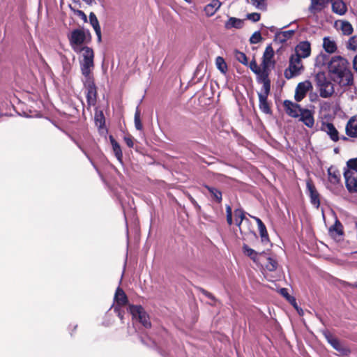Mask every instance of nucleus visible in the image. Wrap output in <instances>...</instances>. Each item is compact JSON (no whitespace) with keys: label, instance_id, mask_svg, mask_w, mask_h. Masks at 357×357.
I'll use <instances>...</instances> for the list:
<instances>
[{"label":"nucleus","instance_id":"0eeeda50","mask_svg":"<svg viewBox=\"0 0 357 357\" xmlns=\"http://www.w3.org/2000/svg\"><path fill=\"white\" fill-rule=\"evenodd\" d=\"M301 58L298 55L291 54L289 58V64L284 71V77L289 79L301 74L303 70Z\"/></svg>","mask_w":357,"mask_h":357},{"label":"nucleus","instance_id":"09e8293b","mask_svg":"<svg viewBox=\"0 0 357 357\" xmlns=\"http://www.w3.org/2000/svg\"><path fill=\"white\" fill-rule=\"evenodd\" d=\"M247 18L254 22H257L260 20V14L258 13H252L247 15Z\"/></svg>","mask_w":357,"mask_h":357},{"label":"nucleus","instance_id":"6e6d98bb","mask_svg":"<svg viewBox=\"0 0 357 357\" xmlns=\"http://www.w3.org/2000/svg\"><path fill=\"white\" fill-rule=\"evenodd\" d=\"M252 218L256 220L258 227H260L261 226L264 225L263 222L259 218H257V217H252Z\"/></svg>","mask_w":357,"mask_h":357},{"label":"nucleus","instance_id":"f257e3e1","mask_svg":"<svg viewBox=\"0 0 357 357\" xmlns=\"http://www.w3.org/2000/svg\"><path fill=\"white\" fill-rule=\"evenodd\" d=\"M328 68L331 79L340 86H351L353 84V74L346 59L340 56H333L328 63Z\"/></svg>","mask_w":357,"mask_h":357},{"label":"nucleus","instance_id":"cd10ccee","mask_svg":"<svg viewBox=\"0 0 357 357\" xmlns=\"http://www.w3.org/2000/svg\"><path fill=\"white\" fill-rule=\"evenodd\" d=\"M328 180L333 184L338 183L340 181V173L335 167H331L328 169Z\"/></svg>","mask_w":357,"mask_h":357},{"label":"nucleus","instance_id":"2eb2a0df","mask_svg":"<svg viewBox=\"0 0 357 357\" xmlns=\"http://www.w3.org/2000/svg\"><path fill=\"white\" fill-rule=\"evenodd\" d=\"M321 130L326 132L333 142H337L340 139L339 132L334 125L331 123H324L322 124Z\"/></svg>","mask_w":357,"mask_h":357},{"label":"nucleus","instance_id":"f704fd0d","mask_svg":"<svg viewBox=\"0 0 357 357\" xmlns=\"http://www.w3.org/2000/svg\"><path fill=\"white\" fill-rule=\"evenodd\" d=\"M266 260H267V263L266 264V268L268 271H274L277 269V267H278V262L277 261L272 258V257H267L266 258Z\"/></svg>","mask_w":357,"mask_h":357},{"label":"nucleus","instance_id":"0e129e2a","mask_svg":"<svg viewBox=\"0 0 357 357\" xmlns=\"http://www.w3.org/2000/svg\"><path fill=\"white\" fill-rule=\"evenodd\" d=\"M343 139L346 140V139H347V138L346 137H344Z\"/></svg>","mask_w":357,"mask_h":357},{"label":"nucleus","instance_id":"bf43d9fd","mask_svg":"<svg viewBox=\"0 0 357 357\" xmlns=\"http://www.w3.org/2000/svg\"><path fill=\"white\" fill-rule=\"evenodd\" d=\"M88 5H91L95 2V0H83Z\"/></svg>","mask_w":357,"mask_h":357},{"label":"nucleus","instance_id":"7c9ffc66","mask_svg":"<svg viewBox=\"0 0 357 357\" xmlns=\"http://www.w3.org/2000/svg\"><path fill=\"white\" fill-rule=\"evenodd\" d=\"M268 96L259 95V108L265 114H270L271 109L267 101Z\"/></svg>","mask_w":357,"mask_h":357},{"label":"nucleus","instance_id":"b1692460","mask_svg":"<svg viewBox=\"0 0 357 357\" xmlns=\"http://www.w3.org/2000/svg\"><path fill=\"white\" fill-rule=\"evenodd\" d=\"M109 140H110L111 144L112 146V149H113L114 155L116 156V159L121 163H122L123 153H122V151H121L119 144L114 139V138L112 135L109 136Z\"/></svg>","mask_w":357,"mask_h":357},{"label":"nucleus","instance_id":"a211bd4d","mask_svg":"<svg viewBox=\"0 0 357 357\" xmlns=\"http://www.w3.org/2000/svg\"><path fill=\"white\" fill-rule=\"evenodd\" d=\"M234 214L235 217V223L239 228L240 232L243 234L245 231L243 230L241 227L243 221H245V223H249L250 221L248 218H245V213L242 208L235 209Z\"/></svg>","mask_w":357,"mask_h":357},{"label":"nucleus","instance_id":"5701e85b","mask_svg":"<svg viewBox=\"0 0 357 357\" xmlns=\"http://www.w3.org/2000/svg\"><path fill=\"white\" fill-rule=\"evenodd\" d=\"M89 22L96 32V34L98 37V40L100 42L101 40V29L98 20L93 12L89 14Z\"/></svg>","mask_w":357,"mask_h":357},{"label":"nucleus","instance_id":"4d7b16f0","mask_svg":"<svg viewBox=\"0 0 357 357\" xmlns=\"http://www.w3.org/2000/svg\"><path fill=\"white\" fill-rule=\"evenodd\" d=\"M353 67L354 70L357 71V55L354 58Z\"/></svg>","mask_w":357,"mask_h":357},{"label":"nucleus","instance_id":"c85d7f7f","mask_svg":"<svg viewBox=\"0 0 357 357\" xmlns=\"http://www.w3.org/2000/svg\"><path fill=\"white\" fill-rule=\"evenodd\" d=\"M354 172L357 173V158L350 159L347 162V169L344 172V176H348Z\"/></svg>","mask_w":357,"mask_h":357},{"label":"nucleus","instance_id":"ddd939ff","mask_svg":"<svg viewBox=\"0 0 357 357\" xmlns=\"http://www.w3.org/2000/svg\"><path fill=\"white\" fill-rule=\"evenodd\" d=\"M307 190L310 198L311 204L318 208L320 206L319 194L317 192L315 186L310 181L306 183Z\"/></svg>","mask_w":357,"mask_h":357},{"label":"nucleus","instance_id":"4468645a","mask_svg":"<svg viewBox=\"0 0 357 357\" xmlns=\"http://www.w3.org/2000/svg\"><path fill=\"white\" fill-rule=\"evenodd\" d=\"M274 56V50L271 45L266 47L262 57V66L264 68H268L271 66L275 65L273 60Z\"/></svg>","mask_w":357,"mask_h":357},{"label":"nucleus","instance_id":"c03bdc74","mask_svg":"<svg viewBox=\"0 0 357 357\" xmlns=\"http://www.w3.org/2000/svg\"><path fill=\"white\" fill-rule=\"evenodd\" d=\"M70 8L71 10L73 11L75 15H76L77 16L80 17L84 22H87V17H86V14L82 10H76L70 6Z\"/></svg>","mask_w":357,"mask_h":357},{"label":"nucleus","instance_id":"4be33fe9","mask_svg":"<svg viewBox=\"0 0 357 357\" xmlns=\"http://www.w3.org/2000/svg\"><path fill=\"white\" fill-rule=\"evenodd\" d=\"M294 33V30L276 32L275 35V40L280 43H285L287 40L290 39Z\"/></svg>","mask_w":357,"mask_h":357},{"label":"nucleus","instance_id":"c756f323","mask_svg":"<svg viewBox=\"0 0 357 357\" xmlns=\"http://www.w3.org/2000/svg\"><path fill=\"white\" fill-rule=\"evenodd\" d=\"M323 47L326 52L333 53L337 50V46L334 40H331L328 37L324 38Z\"/></svg>","mask_w":357,"mask_h":357},{"label":"nucleus","instance_id":"412c9836","mask_svg":"<svg viewBox=\"0 0 357 357\" xmlns=\"http://www.w3.org/2000/svg\"><path fill=\"white\" fill-rule=\"evenodd\" d=\"M332 10L333 13L342 15L347 10L346 3L342 0H331Z\"/></svg>","mask_w":357,"mask_h":357},{"label":"nucleus","instance_id":"79ce46f5","mask_svg":"<svg viewBox=\"0 0 357 357\" xmlns=\"http://www.w3.org/2000/svg\"><path fill=\"white\" fill-rule=\"evenodd\" d=\"M271 85H270V81H264L263 82V87L261 93H258L259 95H265V96H268V93L270 92Z\"/></svg>","mask_w":357,"mask_h":357},{"label":"nucleus","instance_id":"f8f14e48","mask_svg":"<svg viewBox=\"0 0 357 357\" xmlns=\"http://www.w3.org/2000/svg\"><path fill=\"white\" fill-rule=\"evenodd\" d=\"M331 0H311L308 10L312 15L321 12L327 7Z\"/></svg>","mask_w":357,"mask_h":357},{"label":"nucleus","instance_id":"680f3d73","mask_svg":"<svg viewBox=\"0 0 357 357\" xmlns=\"http://www.w3.org/2000/svg\"><path fill=\"white\" fill-rule=\"evenodd\" d=\"M100 117H101L102 119H103V115H102V113L100 114Z\"/></svg>","mask_w":357,"mask_h":357},{"label":"nucleus","instance_id":"9b49d317","mask_svg":"<svg viewBox=\"0 0 357 357\" xmlns=\"http://www.w3.org/2000/svg\"><path fill=\"white\" fill-rule=\"evenodd\" d=\"M311 53V45L310 42L301 41L295 47L294 55L299 56L301 59L307 58Z\"/></svg>","mask_w":357,"mask_h":357},{"label":"nucleus","instance_id":"f3484780","mask_svg":"<svg viewBox=\"0 0 357 357\" xmlns=\"http://www.w3.org/2000/svg\"><path fill=\"white\" fill-rule=\"evenodd\" d=\"M346 134L352 138H357V116H352L347 123Z\"/></svg>","mask_w":357,"mask_h":357},{"label":"nucleus","instance_id":"6ab92c4d","mask_svg":"<svg viewBox=\"0 0 357 357\" xmlns=\"http://www.w3.org/2000/svg\"><path fill=\"white\" fill-rule=\"evenodd\" d=\"M114 299V302L116 303V306L119 307L125 306L128 301L126 294L120 287L116 289Z\"/></svg>","mask_w":357,"mask_h":357},{"label":"nucleus","instance_id":"e2e57ef3","mask_svg":"<svg viewBox=\"0 0 357 357\" xmlns=\"http://www.w3.org/2000/svg\"><path fill=\"white\" fill-rule=\"evenodd\" d=\"M334 151H335V153H337V149H335Z\"/></svg>","mask_w":357,"mask_h":357},{"label":"nucleus","instance_id":"8fccbe9b","mask_svg":"<svg viewBox=\"0 0 357 357\" xmlns=\"http://www.w3.org/2000/svg\"><path fill=\"white\" fill-rule=\"evenodd\" d=\"M114 309L118 317L122 320L123 318V311L121 310V307L115 306Z\"/></svg>","mask_w":357,"mask_h":357},{"label":"nucleus","instance_id":"9d476101","mask_svg":"<svg viewBox=\"0 0 357 357\" xmlns=\"http://www.w3.org/2000/svg\"><path fill=\"white\" fill-rule=\"evenodd\" d=\"M312 88V84L310 81L306 80L300 82L295 91L294 98L297 102L301 101L306 96L307 93Z\"/></svg>","mask_w":357,"mask_h":357},{"label":"nucleus","instance_id":"aec40b11","mask_svg":"<svg viewBox=\"0 0 357 357\" xmlns=\"http://www.w3.org/2000/svg\"><path fill=\"white\" fill-rule=\"evenodd\" d=\"M222 3L219 0H212L204 8L206 16H213L220 8Z\"/></svg>","mask_w":357,"mask_h":357},{"label":"nucleus","instance_id":"58836bf2","mask_svg":"<svg viewBox=\"0 0 357 357\" xmlns=\"http://www.w3.org/2000/svg\"><path fill=\"white\" fill-rule=\"evenodd\" d=\"M268 68H264L262 66V69L259 71V73L257 74L259 80L261 82H264V81H269V79H268Z\"/></svg>","mask_w":357,"mask_h":357},{"label":"nucleus","instance_id":"603ef678","mask_svg":"<svg viewBox=\"0 0 357 357\" xmlns=\"http://www.w3.org/2000/svg\"><path fill=\"white\" fill-rule=\"evenodd\" d=\"M280 292H281L282 295H283L284 297H286L289 301H290L291 298H292L294 301V299L293 298H291L289 296L287 289H285V288L281 289Z\"/></svg>","mask_w":357,"mask_h":357},{"label":"nucleus","instance_id":"dca6fc26","mask_svg":"<svg viewBox=\"0 0 357 357\" xmlns=\"http://www.w3.org/2000/svg\"><path fill=\"white\" fill-rule=\"evenodd\" d=\"M345 179V185L350 193L357 192V173L344 176Z\"/></svg>","mask_w":357,"mask_h":357},{"label":"nucleus","instance_id":"13d9d810","mask_svg":"<svg viewBox=\"0 0 357 357\" xmlns=\"http://www.w3.org/2000/svg\"><path fill=\"white\" fill-rule=\"evenodd\" d=\"M346 285H347L349 287H351L357 288V282L356 283H354V284L347 282Z\"/></svg>","mask_w":357,"mask_h":357},{"label":"nucleus","instance_id":"052dcab7","mask_svg":"<svg viewBox=\"0 0 357 357\" xmlns=\"http://www.w3.org/2000/svg\"><path fill=\"white\" fill-rule=\"evenodd\" d=\"M269 29L271 32H275V33L278 32L277 31V28L274 26H271Z\"/></svg>","mask_w":357,"mask_h":357},{"label":"nucleus","instance_id":"39448f33","mask_svg":"<svg viewBox=\"0 0 357 357\" xmlns=\"http://www.w3.org/2000/svg\"><path fill=\"white\" fill-rule=\"evenodd\" d=\"M68 39L72 49L76 53H79V52L82 51V48L86 47L84 44L86 40V33L82 29H77L73 30L68 36Z\"/></svg>","mask_w":357,"mask_h":357},{"label":"nucleus","instance_id":"a18cd8bd","mask_svg":"<svg viewBox=\"0 0 357 357\" xmlns=\"http://www.w3.org/2000/svg\"><path fill=\"white\" fill-rule=\"evenodd\" d=\"M226 215H227V222L229 225H231L233 224L232 219V209L231 207L229 205L226 206Z\"/></svg>","mask_w":357,"mask_h":357},{"label":"nucleus","instance_id":"1a4fd4ad","mask_svg":"<svg viewBox=\"0 0 357 357\" xmlns=\"http://www.w3.org/2000/svg\"><path fill=\"white\" fill-rule=\"evenodd\" d=\"M324 337L328 342L333 347L334 349L340 353L341 356H347L350 354L348 347L343 345L337 338H335L330 332L325 331Z\"/></svg>","mask_w":357,"mask_h":357},{"label":"nucleus","instance_id":"473e14b6","mask_svg":"<svg viewBox=\"0 0 357 357\" xmlns=\"http://www.w3.org/2000/svg\"><path fill=\"white\" fill-rule=\"evenodd\" d=\"M215 65L217 68L222 73H226L227 66L225 59L221 56H218L215 59Z\"/></svg>","mask_w":357,"mask_h":357},{"label":"nucleus","instance_id":"7ed1b4c3","mask_svg":"<svg viewBox=\"0 0 357 357\" xmlns=\"http://www.w3.org/2000/svg\"><path fill=\"white\" fill-rule=\"evenodd\" d=\"M79 65L82 75L83 76L93 75L94 69V52L93 50L89 47L82 48V51L79 52Z\"/></svg>","mask_w":357,"mask_h":357},{"label":"nucleus","instance_id":"423d86ee","mask_svg":"<svg viewBox=\"0 0 357 357\" xmlns=\"http://www.w3.org/2000/svg\"><path fill=\"white\" fill-rule=\"evenodd\" d=\"M86 90V100L89 106H94L97 100V88L94 82L93 75L83 76L82 79Z\"/></svg>","mask_w":357,"mask_h":357},{"label":"nucleus","instance_id":"20e7f679","mask_svg":"<svg viewBox=\"0 0 357 357\" xmlns=\"http://www.w3.org/2000/svg\"><path fill=\"white\" fill-rule=\"evenodd\" d=\"M315 81L321 97L327 98L333 95V85L327 79L324 73H318L315 76Z\"/></svg>","mask_w":357,"mask_h":357},{"label":"nucleus","instance_id":"e433bc0d","mask_svg":"<svg viewBox=\"0 0 357 357\" xmlns=\"http://www.w3.org/2000/svg\"><path fill=\"white\" fill-rule=\"evenodd\" d=\"M328 59V55L326 54H320L316 58V64L317 66H324Z\"/></svg>","mask_w":357,"mask_h":357},{"label":"nucleus","instance_id":"f03ea898","mask_svg":"<svg viewBox=\"0 0 357 357\" xmlns=\"http://www.w3.org/2000/svg\"><path fill=\"white\" fill-rule=\"evenodd\" d=\"M284 107L286 113L292 118H299L307 128H312L314 125L313 112L305 108H302L298 104L291 100L284 101Z\"/></svg>","mask_w":357,"mask_h":357},{"label":"nucleus","instance_id":"5fc2aeb1","mask_svg":"<svg viewBox=\"0 0 357 357\" xmlns=\"http://www.w3.org/2000/svg\"><path fill=\"white\" fill-rule=\"evenodd\" d=\"M189 199L190 200L191 203L195 206V207H196L197 208H200L199 205L197 204V202L195 201V199L190 195H189Z\"/></svg>","mask_w":357,"mask_h":357},{"label":"nucleus","instance_id":"49530a36","mask_svg":"<svg viewBox=\"0 0 357 357\" xmlns=\"http://www.w3.org/2000/svg\"><path fill=\"white\" fill-rule=\"evenodd\" d=\"M252 4L259 9H264L266 7L265 0H250Z\"/></svg>","mask_w":357,"mask_h":357},{"label":"nucleus","instance_id":"72a5a7b5","mask_svg":"<svg viewBox=\"0 0 357 357\" xmlns=\"http://www.w3.org/2000/svg\"><path fill=\"white\" fill-rule=\"evenodd\" d=\"M340 29L344 35L349 36V35L351 34L353 32V27H352L351 24L347 21H342L341 22Z\"/></svg>","mask_w":357,"mask_h":357},{"label":"nucleus","instance_id":"ea45409f","mask_svg":"<svg viewBox=\"0 0 357 357\" xmlns=\"http://www.w3.org/2000/svg\"><path fill=\"white\" fill-rule=\"evenodd\" d=\"M347 47L351 50H356L357 48V36H354L349 38Z\"/></svg>","mask_w":357,"mask_h":357},{"label":"nucleus","instance_id":"a878e982","mask_svg":"<svg viewBox=\"0 0 357 357\" xmlns=\"http://www.w3.org/2000/svg\"><path fill=\"white\" fill-rule=\"evenodd\" d=\"M329 233L334 238L343 235V226L339 220H336L335 224L330 227Z\"/></svg>","mask_w":357,"mask_h":357},{"label":"nucleus","instance_id":"2f4dec72","mask_svg":"<svg viewBox=\"0 0 357 357\" xmlns=\"http://www.w3.org/2000/svg\"><path fill=\"white\" fill-rule=\"evenodd\" d=\"M211 193L213 198L218 203L222 202V192L215 188L210 187L208 185L204 186Z\"/></svg>","mask_w":357,"mask_h":357},{"label":"nucleus","instance_id":"c9c22d12","mask_svg":"<svg viewBox=\"0 0 357 357\" xmlns=\"http://www.w3.org/2000/svg\"><path fill=\"white\" fill-rule=\"evenodd\" d=\"M135 126L138 130H142L143 128V126L140 119V112L138 107H137L136 112L135 113Z\"/></svg>","mask_w":357,"mask_h":357},{"label":"nucleus","instance_id":"6e6552de","mask_svg":"<svg viewBox=\"0 0 357 357\" xmlns=\"http://www.w3.org/2000/svg\"><path fill=\"white\" fill-rule=\"evenodd\" d=\"M129 311L132 314V318L138 320L143 326L146 328L151 327V324L149 315L141 305H130L129 306Z\"/></svg>","mask_w":357,"mask_h":357},{"label":"nucleus","instance_id":"de8ad7c7","mask_svg":"<svg viewBox=\"0 0 357 357\" xmlns=\"http://www.w3.org/2000/svg\"><path fill=\"white\" fill-rule=\"evenodd\" d=\"M250 70L255 73L256 75L259 73V71L262 69L261 68L255 60H252L250 63Z\"/></svg>","mask_w":357,"mask_h":357},{"label":"nucleus","instance_id":"3c124183","mask_svg":"<svg viewBox=\"0 0 357 357\" xmlns=\"http://www.w3.org/2000/svg\"><path fill=\"white\" fill-rule=\"evenodd\" d=\"M124 140H125V142H126V144H127V146L128 147H130V148L133 147L134 143H133V141H132V138H130L129 137H126L124 138Z\"/></svg>","mask_w":357,"mask_h":357},{"label":"nucleus","instance_id":"4c0bfd02","mask_svg":"<svg viewBox=\"0 0 357 357\" xmlns=\"http://www.w3.org/2000/svg\"><path fill=\"white\" fill-rule=\"evenodd\" d=\"M235 57H236V60L238 61L242 64H243V65L248 64V58L243 52H241L240 51H236Z\"/></svg>","mask_w":357,"mask_h":357},{"label":"nucleus","instance_id":"a19ab883","mask_svg":"<svg viewBox=\"0 0 357 357\" xmlns=\"http://www.w3.org/2000/svg\"><path fill=\"white\" fill-rule=\"evenodd\" d=\"M262 40V37L259 31H255L250 38L251 44H257Z\"/></svg>","mask_w":357,"mask_h":357},{"label":"nucleus","instance_id":"864d4df0","mask_svg":"<svg viewBox=\"0 0 357 357\" xmlns=\"http://www.w3.org/2000/svg\"><path fill=\"white\" fill-rule=\"evenodd\" d=\"M202 291L208 298H210L211 300H215V297L211 293L208 292L207 291H206L204 289H202Z\"/></svg>","mask_w":357,"mask_h":357},{"label":"nucleus","instance_id":"37998d69","mask_svg":"<svg viewBox=\"0 0 357 357\" xmlns=\"http://www.w3.org/2000/svg\"><path fill=\"white\" fill-rule=\"evenodd\" d=\"M259 234L261 238L262 242L268 241V236L266 231V226H261L259 227Z\"/></svg>","mask_w":357,"mask_h":357},{"label":"nucleus","instance_id":"393cba45","mask_svg":"<svg viewBox=\"0 0 357 357\" xmlns=\"http://www.w3.org/2000/svg\"><path fill=\"white\" fill-rule=\"evenodd\" d=\"M243 251L245 255L248 256L255 263H258L259 260V256L262 255V253L257 252L246 244L243 245Z\"/></svg>","mask_w":357,"mask_h":357},{"label":"nucleus","instance_id":"bb28decb","mask_svg":"<svg viewBox=\"0 0 357 357\" xmlns=\"http://www.w3.org/2000/svg\"><path fill=\"white\" fill-rule=\"evenodd\" d=\"M243 20L236 18L234 17H231L229 18V20L225 23V28L227 29H231V28H236V29H241L243 26Z\"/></svg>","mask_w":357,"mask_h":357}]
</instances>
